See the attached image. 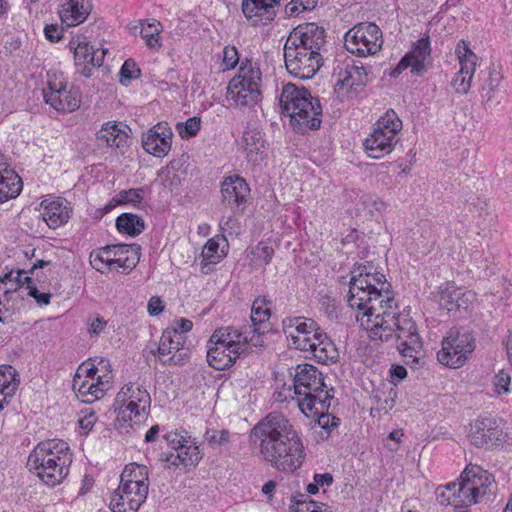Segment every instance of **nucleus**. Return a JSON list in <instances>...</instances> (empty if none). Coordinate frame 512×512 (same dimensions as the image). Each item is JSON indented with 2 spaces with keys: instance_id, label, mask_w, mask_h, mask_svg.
<instances>
[{
  "instance_id": "4c0bfd02",
  "label": "nucleus",
  "mask_w": 512,
  "mask_h": 512,
  "mask_svg": "<svg viewBox=\"0 0 512 512\" xmlns=\"http://www.w3.org/2000/svg\"><path fill=\"white\" fill-rule=\"evenodd\" d=\"M228 252V242L224 235L219 234L210 238L204 245L201 258L210 262H220Z\"/></svg>"
},
{
  "instance_id": "09e8293b",
  "label": "nucleus",
  "mask_w": 512,
  "mask_h": 512,
  "mask_svg": "<svg viewBox=\"0 0 512 512\" xmlns=\"http://www.w3.org/2000/svg\"><path fill=\"white\" fill-rule=\"evenodd\" d=\"M145 195L144 188H131L128 190H121L116 194V196L113 198V201L116 202V204H132L134 206L139 205Z\"/></svg>"
},
{
  "instance_id": "37998d69",
  "label": "nucleus",
  "mask_w": 512,
  "mask_h": 512,
  "mask_svg": "<svg viewBox=\"0 0 512 512\" xmlns=\"http://www.w3.org/2000/svg\"><path fill=\"white\" fill-rule=\"evenodd\" d=\"M92 387L88 392V397L84 399V403H93L102 398L105 393L112 387L111 377L108 374H103L97 377L96 382L92 381Z\"/></svg>"
},
{
  "instance_id": "052dcab7",
  "label": "nucleus",
  "mask_w": 512,
  "mask_h": 512,
  "mask_svg": "<svg viewBox=\"0 0 512 512\" xmlns=\"http://www.w3.org/2000/svg\"><path fill=\"white\" fill-rule=\"evenodd\" d=\"M471 81L472 77L461 75V73L458 72L453 78L451 85L457 93L466 94L471 87Z\"/></svg>"
},
{
  "instance_id": "1a4fd4ad",
  "label": "nucleus",
  "mask_w": 512,
  "mask_h": 512,
  "mask_svg": "<svg viewBox=\"0 0 512 512\" xmlns=\"http://www.w3.org/2000/svg\"><path fill=\"white\" fill-rule=\"evenodd\" d=\"M475 347L476 340L471 331L464 327H452L442 339L437 360L445 367L461 368L471 358Z\"/></svg>"
},
{
  "instance_id": "49530a36",
  "label": "nucleus",
  "mask_w": 512,
  "mask_h": 512,
  "mask_svg": "<svg viewBox=\"0 0 512 512\" xmlns=\"http://www.w3.org/2000/svg\"><path fill=\"white\" fill-rule=\"evenodd\" d=\"M89 261L92 267L101 273L113 270L111 258L106 246L93 250L90 253Z\"/></svg>"
},
{
  "instance_id": "a18cd8bd",
  "label": "nucleus",
  "mask_w": 512,
  "mask_h": 512,
  "mask_svg": "<svg viewBox=\"0 0 512 512\" xmlns=\"http://www.w3.org/2000/svg\"><path fill=\"white\" fill-rule=\"evenodd\" d=\"M160 22L154 20L152 23L145 24L144 22L140 23V35L143 39H145L146 45L150 49H156L161 46L160 43Z\"/></svg>"
},
{
  "instance_id": "a878e982",
  "label": "nucleus",
  "mask_w": 512,
  "mask_h": 512,
  "mask_svg": "<svg viewBox=\"0 0 512 512\" xmlns=\"http://www.w3.org/2000/svg\"><path fill=\"white\" fill-rule=\"evenodd\" d=\"M172 130H147L142 136V146L144 150L155 156L164 157L171 150Z\"/></svg>"
},
{
  "instance_id": "393cba45",
  "label": "nucleus",
  "mask_w": 512,
  "mask_h": 512,
  "mask_svg": "<svg viewBox=\"0 0 512 512\" xmlns=\"http://www.w3.org/2000/svg\"><path fill=\"white\" fill-rule=\"evenodd\" d=\"M202 457L199 446L190 439V442H186L177 453H163L160 459L175 468L183 466L190 469L196 467Z\"/></svg>"
},
{
  "instance_id": "774afa93",
  "label": "nucleus",
  "mask_w": 512,
  "mask_h": 512,
  "mask_svg": "<svg viewBox=\"0 0 512 512\" xmlns=\"http://www.w3.org/2000/svg\"><path fill=\"white\" fill-rule=\"evenodd\" d=\"M437 500L443 506L451 505L456 508L457 504L454 502V495H449L445 489L438 487L435 491Z\"/></svg>"
},
{
  "instance_id": "3c124183",
  "label": "nucleus",
  "mask_w": 512,
  "mask_h": 512,
  "mask_svg": "<svg viewBox=\"0 0 512 512\" xmlns=\"http://www.w3.org/2000/svg\"><path fill=\"white\" fill-rule=\"evenodd\" d=\"M502 80L501 73L495 68H489L488 77L484 80L482 85V97L486 98L487 101L491 100L495 89L499 86Z\"/></svg>"
},
{
  "instance_id": "4be33fe9",
  "label": "nucleus",
  "mask_w": 512,
  "mask_h": 512,
  "mask_svg": "<svg viewBox=\"0 0 512 512\" xmlns=\"http://www.w3.org/2000/svg\"><path fill=\"white\" fill-rule=\"evenodd\" d=\"M112 268H122L124 272L133 270L140 260V246L137 244L106 245Z\"/></svg>"
},
{
  "instance_id": "412c9836",
  "label": "nucleus",
  "mask_w": 512,
  "mask_h": 512,
  "mask_svg": "<svg viewBox=\"0 0 512 512\" xmlns=\"http://www.w3.org/2000/svg\"><path fill=\"white\" fill-rule=\"evenodd\" d=\"M333 399L334 397H323V400H321L319 404L315 403V406H311V410L303 412L307 417L316 418L317 426L321 429V440H327L331 433L341 424L340 418L329 413V408Z\"/></svg>"
},
{
  "instance_id": "b1692460",
  "label": "nucleus",
  "mask_w": 512,
  "mask_h": 512,
  "mask_svg": "<svg viewBox=\"0 0 512 512\" xmlns=\"http://www.w3.org/2000/svg\"><path fill=\"white\" fill-rule=\"evenodd\" d=\"M42 217L51 229H57L68 222L70 208L63 198L45 199L41 202Z\"/></svg>"
},
{
  "instance_id": "864d4df0",
  "label": "nucleus",
  "mask_w": 512,
  "mask_h": 512,
  "mask_svg": "<svg viewBox=\"0 0 512 512\" xmlns=\"http://www.w3.org/2000/svg\"><path fill=\"white\" fill-rule=\"evenodd\" d=\"M300 499L293 497L295 508L292 512H322L323 503L309 499V496L300 494Z\"/></svg>"
},
{
  "instance_id": "de8ad7c7",
  "label": "nucleus",
  "mask_w": 512,
  "mask_h": 512,
  "mask_svg": "<svg viewBox=\"0 0 512 512\" xmlns=\"http://www.w3.org/2000/svg\"><path fill=\"white\" fill-rule=\"evenodd\" d=\"M260 90L242 87L234 92L231 91V96L238 106H251L260 101Z\"/></svg>"
},
{
  "instance_id": "338daca9",
  "label": "nucleus",
  "mask_w": 512,
  "mask_h": 512,
  "mask_svg": "<svg viewBox=\"0 0 512 512\" xmlns=\"http://www.w3.org/2000/svg\"><path fill=\"white\" fill-rule=\"evenodd\" d=\"M107 322L102 316H96L93 319H89V327L88 331L90 334L99 335L101 332H103Z\"/></svg>"
},
{
  "instance_id": "f704fd0d",
  "label": "nucleus",
  "mask_w": 512,
  "mask_h": 512,
  "mask_svg": "<svg viewBox=\"0 0 512 512\" xmlns=\"http://www.w3.org/2000/svg\"><path fill=\"white\" fill-rule=\"evenodd\" d=\"M189 159L188 154H181L172 159L161 171V174H165V181H170V186H178L185 179L190 166Z\"/></svg>"
},
{
  "instance_id": "4468645a",
  "label": "nucleus",
  "mask_w": 512,
  "mask_h": 512,
  "mask_svg": "<svg viewBox=\"0 0 512 512\" xmlns=\"http://www.w3.org/2000/svg\"><path fill=\"white\" fill-rule=\"evenodd\" d=\"M271 304L272 301L267 296H258L251 307V325L243 330L247 332L248 340L256 349L263 347V335L270 330Z\"/></svg>"
},
{
  "instance_id": "7ed1b4c3",
  "label": "nucleus",
  "mask_w": 512,
  "mask_h": 512,
  "mask_svg": "<svg viewBox=\"0 0 512 512\" xmlns=\"http://www.w3.org/2000/svg\"><path fill=\"white\" fill-rule=\"evenodd\" d=\"M281 325L289 344L308 353L310 359L324 365L338 360L336 345L315 320L304 316H287Z\"/></svg>"
},
{
  "instance_id": "473e14b6",
  "label": "nucleus",
  "mask_w": 512,
  "mask_h": 512,
  "mask_svg": "<svg viewBox=\"0 0 512 512\" xmlns=\"http://www.w3.org/2000/svg\"><path fill=\"white\" fill-rule=\"evenodd\" d=\"M184 336L177 331H168L167 329L163 332L160 342L156 349H151L150 354L153 356L158 355L159 359H166V356L175 354L183 349L184 347Z\"/></svg>"
},
{
  "instance_id": "dca6fc26",
  "label": "nucleus",
  "mask_w": 512,
  "mask_h": 512,
  "mask_svg": "<svg viewBox=\"0 0 512 512\" xmlns=\"http://www.w3.org/2000/svg\"><path fill=\"white\" fill-rule=\"evenodd\" d=\"M286 42L306 51L322 53L325 50L326 32L316 23H304L290 32Z\"/></svg>"
},
{
  "instance_id": "69168bd1",
  "label": "nucleus",
  "mask_w": 512,
  "mask_h": 512,
  "mask_svg": "<svg viewBox=\"0 0 512 512\" xmlns=\"http://www.w3.org/2000/svg\"><path fill=\"white\" fill-rule=\"evenodd\" d=\"M44 34L50 42H58L62 38V28L58 24H48L44 28Z\"/></svg>"
},
{
  "instance_id": "4d7b16f0",
  "label": "nucleus",
  "mask_w": 512,
  "mask_h": 512,
  "mask_svg": "<svg viewBox=\"0 0 512 512\" xmlns=\"http://www.w3.org/2000/svg\"><path fill=\"white\" fill-rule=\"evenodd\" d=\"M511 377L505 370H500L493 380L494 391L496 394H507L510 392Z\"/></svg>"
},
{
  "instance_id": "a211bd4d",
  "label": "nucleus",
  "mask_w": 512,
  "mask_h": 512,
  "mask_svg": "<svg viewBox=\"0 0 512 512\" xmlns=\"http://www.w3.org/2000/svg\"><path fill=\"white\" fill-rule=\"evenodd\" d=\"M337 77L336 85L340 88L357 90L369 81V72L361 61L346 59L334 69Z\"/></svg>"
},
{
  "instance_id": "f03ea898",
  "label": "nucleus",
  "mask_w": 512,
  "mask_h": 512,
  "mask_svg": "<svg viewBox=\"0 0 512 512\" xmlns=\"http://www.w3.org/2000/svg\"><path fill=\"white\" fill-rule=\"evenodd\" d=\"M251 440L259 442L263 460L281 472L298 470L306 457L303 441L290 421L279 412H271L251 430Z\"/></svg>"
},
{
  "instance_id": "a19ab883",
  "label": "nucleus",
  "mask_w": 512,
  "mask_h": 512,
  "mask_svg": "<svg viewBox=\"0 0 512 512\" xmlns=\"http://www.w3.org/2000/svg\"><path fill=\"white\" fill-rule=\"evenodd\" d=\"M239 72V77L241 78L240 86L260 90L262 74L258 67L253 66L251 62L247 61L241 64Z\"/></svg>"
},
{
  "instance_id": "20e7f679",
  "label": "nucleus",
  "mask_w": 512,
  "mask_h": 512,
  "mask_svg": "<svg viewBox=\"0 0 512 512\" xmlns=\"http://www.w3.org/2000/svg\"><path fill=\"white\" fill-rule=\"evenodd\" d=\"M72 462L73 452L69 444L55 438L41 441L34 447L28 456L27 467L45 485L55 487L66 479Z\"/></svg>"
},
{
  "instance_id": "c03bdc74",
  "label": "nucleus",
  "mask_w": 512,
  "mask_h": 512,
  "mask_svg": "<svg viewBox=\"0 0 512 512\" xmlns=\"http://www.w3.org/2000/svg\"><path fill=\"white\" fill-rule=\"evenodd\" d=\"M118 405V414H117V420H122L124 422L132 421L133 419H136L138 421H141L142 418L146 417L147 415H144L142 413V409L138 407L137 403L135 401L130 400L128 397L125 399L124 403H119Z\"/></svg>"
},
{
  "instance_id": "ddd939ff",
  "label": "nucleus",
  "mask_w": 512,
  "mask_h": 512,
  "mask_svg": "<svg viewBox=\"0 0 512 512\" xmlns=\"http://www.w3.org/2000/svg\"><path fill=\"white\" fill-rule=\"evenodd\" d=\"M471 444L477 448L492 449L506 441L499 421L491 416H480L471 425L468 434Z\"/></svg>"
},
{
  "instance_id": "0e129e2a",
  "label": "nucleus",
  "mask_w": 512,
  "mask_h": 512,
  "mask_svg": "<svg viewBox=\"0 0 512 512\" xmlns=\"http://www.w3.org/2000/svg\"><path fill=\"white\" fill-rule=\"evenodd\" d=\"M164 308V302L158 296H152L147 304V311L150 316H158Z\"/></svg>"
},
{
  "instance_id": "c756f323",
  "label": "nucleus",
  "mask_w": 512,
  "mask_h": 512,
  "mask_svg": "<svg viewBox=\"0 0 512 512\" xmlns=\"http://www.w3.org/2000/svg\"><path fill=\"white\" fill-rule=\"evenodd\" d=\"M431 55V44L429 36L419 39L404 58H408L411 63V73L413 75H421L426 71V61Z\"/></svg>"
},
{
  "instance_id": "58836bf2",
  "label": "nucleus",
  "mask_w": 512,
  "mask_h": 512,
  "mask_svg": "<svg viewBox=\"0 0 512 512\" xmlns=\"http://www.w3.org/2000/svg\"><path fill=\"white\" fill-rule=\"evenodd\" d=\"M1 277L3 279V285H7L8 283L10 284V287L3 290V295L6 301H10L11 294L16 292L25 283L32 282V278L28 275V272L19 268L17 270L11 269Z\"/></svg>"
},
{
  "instance_id": "6e6d98bb",
  "label": "nucleus",
  "mask_w": 512,
  "mask_h": 512,
  "mask_svg": "<svg viewBox=\"0 0 512 512\" xmlns=\"http://www.w3.org/2000/svg\"><path fill=\"white\" fill-rule=\"evenodd\" d=\"M375 128H402V121L393 109H389L377 120Z\"/></svg>"
},
{
  "instance_id": "bb28decb",
  "label": "nucleus",
  "mask_w": 512,
  "mask_h": 512,
  "mask_svg": "<svg viewBox=\"0 0 512 512\" xmlns=\"http://www.w3.org/2000/svg\"><path fill=\"white\" fill-rule=\"evenodd\" d=\"M120 484L129 485L135 490L148 495L149 469L147 466L138 463H130L125 466L120 475Z\"/></svg>"
},
{
  "instance_id": "bf43d9fd",
  "label": "nucleus",
  "mask_w": 512,
  "mask_h": 512,
  "mask_svg": "<svg viewBox=\"0 0 512 512\" xmlns=\"http://www.w3.org/2000/svg\"><path fill=\"white\" fill-rule=\"evenodd\" d=\"M239 62L238 51L235 46H226L223 49V64L225 69H233Z\"/></svg>"
},
{
  "instance_id": "2f4dec72",
  "label": "nucleus",
  "mask_w": 512,
  "mask_h": 512,
  "mask_svg": "<svg viewBox=\"0 0 512 512\" xmlns=\"http://www.w3.org/2000/svg\"><path fill=\"white\" fill-rule=\"evenodd\" d=\"M243 140L248 162L253 165L259 164L263 160L262 154L266 143L262 130H244Z\"/></svg>"
},
{
  "instance_id": "72a5a7b5",
  "label": "nucleus",
  "mask_w": 512,
  "mask_h": 512,
  "mask_svg": "<svg viewBox=\"0 0 512 512\" xmlns=\"http://www.w3.org/2000/svg\"><path fill=\"white\" fill-rule=\"evenodd\" d=\"M21 177L12 168L0 175V204L18 197L22 191Z\"/></svg>"
},
{
  "instance_id": "f3484780",
  "label": "nucleus",
  "mask_w": 512,
  "mask_h": 512,
  "mask_svg": "<svg viewBox=\"0 0 512 512\" xmlns=\"http://www.w3.org/2000/svg\"><path fill=\"white\" fill-rule=\"evenodd\" d=\"M221 201L233 214L243 212L250 195V187L239 175L226 176L221 182Z\"/></svg>"
},
{
  "instance_id": "f257e3e1",
  "label": "nucleus",
  "mask_w": 512,
  "mask_h": 512,
  "mask_svg": "<svg viewBox=\"0 0 512 512\" xmlns=\"http://www.w3.org/2000/svg\"><path fill=\"white\" fill-rule=\"evenodd\" d=\"M392 286L372 262L355 264L351 270L348 305L363 311L356 319L372 339H394L407 365L415 367L423 356V341L410 311L400 310Z\"/></svg>"
},
{
  "instance_id": "7c9ffc66",
  "label": "nucleus",
  "mask_w": 512,
  "mask_h": 512,
  "mask_svg": "<svg viewBox=\"0 0 512 512\" xmlns=\"http://www.w3.org/2000/svg\"><path fill=\"white\" fill-rule=\"evenodd\" d=\"M128 397L135 401L138 407L142 409L144 415H148L151 407V396L148 391L137 383H129L121 388L115 398V404L124 403Z\"/></svg>"
},
{
  "instance_id": "603ef678",
  "label": "nucleus",
  "mask_w": 512,
  "mask_h": 512,
  "mask_svg": "<svg viewBox=\"0 0 512 512\" xmlns=\"http://www.w3.org/2000/svg\"><path fill=\"white\" fill-rule=\"evenodd\" d=\"M81 371H84V365L81 364L76 374L73 378V390L76 392L77 397L80 399L81 402H84V399L88 397V392L90 388L92 387L90 384L92 380L90 379H84L81 377Z\"/></svg>"
},
{
  "instance_id": "680f3d73",
  "label": "nucleus",
  "mask_w": 512,
  "mask_h": 512,
  "mask_svg": "<svg viewBox=\"0 0 512 512\" xmlns=\"http://www.w3.org/2000/svg\"><path fill=\"white\" fill-rule=\"evenodd\" d=\"M390 382L397 385L407 377V369L402 365H392L389 370Z\"/></svg>"
},
{
  "instance_id": "cd10ccee",
  "label": "nucleus",
  "mask_w": 512,
  "mask_h": 512,
  "mask_svg": "<svg viewBox=\"0 0 512 512\" xmlns=\"http://www.w3.org/2000/svg\"><path fill=\"white\" fill-rule=\"evenodd\" d=\"M92 5L90 0H67L60 10V17L67 26L80 24L86 20Z\"/></svg>"
},
{
  "instance_id": "79ce46f5",
  "label": "nucleus",
  "mask_w": 512,
  "mask_h": 512,
  "mask_svg": "<svg viewBox=\"0 0 512 512\" xmlns=\"http://www.w3.org/2000/svg\"><path fill=\"white\" fill-rule=\"evenodd\" d=\"M96 138L108 147L123 149L128 145L129 135L126 130H98Z\"/></svg>"
},
{
  "instance_id": "2eb2a0df",
  "label": "nucleus",
  "mask_w": 512,
  "mask_h": 512,
  "mask_svg": "<svg viewBox=\"0 0 512 512\" xmlns=\"http://www.w3.org/2000/svg\"><path fill=\"white\" fill-rule=\"evenodd\" d=\"M69 48L74 54L77 72L87 78L92 75L94 68L102 65L106 53V50H94L83 35L73 37L69 42Z\"/></svg>"
},
{
  "instance_id": "ea45409f",
  "label": "nucleus",
  "mask_w": 512,
  "mask_h": 512,
  "mask_svg": "<svg viewBox=\"0 0 512 512\" xmlns=\"http://www.w3.org/2000/svg\"><path fill=\"white\" fill-rule=\"evenodd\" d=\"M20 380L17 370L11 365H0V394L12 398Z\"/></svg>"
},
{
  "instance_id": "9d476101",
  "label": "nucleus",
  "mask_w": 512,
  "mask_h": 512,
  "mask_svg": "<svg viewBox=\"0 0 512 512\" xmlns=\"http://www.w3.org/2000/svg\"><path fill=\"white\" fill-rule=\"evenodd\" d=\"M346 49L357 56L374 55L383 44L382 32L375 23H359L345 34Z\"/></svg>"
},
{
  "instance_id": "c9c22d12",
  "label": "nucleus",
  "mask_w": 512,
  "mask_h": 512,
  "mask_svg": "<svg viewBox=\"0 0 512 512\" xmlns=\"http://www.w3.org/2000/svg\"><path fill=\"white\" fill-rule=\"evenodd\" d=\"M455 54L460 64L459 73L473 78L478 57L470 49L469 43L465 40H460L455 48Z\"/></svg>"
},
{
  "instance_id": "39448f33",
  "label": "nucleus",
  "mask_w": 512,
  "mask_h": 512,
  "mask_svg": "<svg viewBox=\"0 0 512 512\" xmlns=\"http://www.w3.org/2000/svg\"><path fill=\"white\" fill-rule=\"evenodd\" d=\"M246 331L231 326L216 329L207 343V362L215 370H226L236 360L254 351Z\"/></svg>"
},
{
  "instance_id": "e2e57ef3",
  "label": "nucleus",
  "mask_w": 512,
  "mask_h": 512,
  "mask_svg": "<svg viewBox=\"0 0 512 512\" xmlns=\"http://www.w3.org/2000/svg\"><path fill=\"white\" fill-rule=\"evenodd\" d=\"M255 255L257 258L263 260L265 264H268L273 258L274 250L269 245L259 243L256 247Z\"/></svg>"
},
{
  "instance_id": "5fc2aeb1",
  "label": "nucleus",
  "mask_w": 512,
  "mask_h": 512,
  "mask_svg": "<svg viewBox=\"0 0 512 512\" xmlns=\"http://www.w3.org/2000/svg\"><path fill=\"white\" fill-rule=\"evenodd\" d=\"M119 75V82L124 86H128L132 79H136L140 76V69L133 60L128 59L123 63Z\"/></svg>"
},
{
  "instance_id": "5701e85b",
  "label": "nucleus",
  "mask_w": 512,
  "mask_h": 512,
  "mask_svg": "<svg viewBox=\"0 0 512 512\" xmlns=\"http://www.w3.org/2000/svg\"><path fill=\"white\" fill-rule=\"evenodd\" d=\"M280 0H242V12L253 23L267 24L276 16L275 6Z\"/></svg>"
},
{
  "instance_id": "6ab92c4d",
  "label": "nucleus",
  "mask_w": 512,
  "mask_h": 512,
  "mask_svg": "<svg viewBox=\"0 0 512 512\" xmlns=\"http://www.w3.org/2000/svg\"><path fill=\"white\" fill-rule=\"evenodd\" d=\"M400 130H372L364 139L363 146L367 155L374 159H380L389 154L398 143Z\"/></svg>"
},
{
  "instance_id": "6e6552de",
  "label": "nucleus",
  "mask_w": 512,
  "mask_h": 512,
  "mask_svg": "<svg viewBox=\"0 0 512 512\" xmlns=\"http://www.w3.org/2000/svg\"><path fill=\"white\" fill-rule=\"evenodd\" d=\"M495 487L492 474L478 465H468L461 474V482L454 497L456 508L469 509L470 505L478 503L484 496L494 494Z\"/></svg>"
},
{
  "instance_id": "e433bc0d",
  "label": "nucleus",
  "mask_w": 512,
  "mask_h": 512,
  "mask_svg": "<svg viewBox=\"0 0 512 512\" xmlns=\"http://www.w3.org/2000/svg\"><path fill=\"white\" fill-rule=\"evenodd\" d=\"M116 228L120 233L131 237L140 235L146 228L145 221L139 215L122 213L116 218Z\"/></svg>"
},
{
  "instance_id": "aec40b11",
  "label": "nucleus",
  "mask_w": 512,
  "mask_h": 512,
  "mask_svg": "<svg viewBox=\"0 0 512 512\" xmlns=\"http://www.w3.org/2000/svg\"><path fill=\"white\" fill-rule=\"evenodd\" d=\"M147 496L129 485L120 484L114 491L109 506L112 512H137Z\"/></svg>"
},
{
  "instance_id": "423d86ee",
  "label": "nucleus",
  "mask_w": 512,
  "mask_h": 512,
  "mask_svg": "<svg viewBox=\"0 0 512 512\" xmlns=\"http://www.w3.org/2000/svg\"><path fill=\"white\" fill-rule=\"evenodd\" d=\"M280 103L283 112L290 116L292 126L320 128L322 123L320 100L317 97H313L307 89H299L291 83L284 85L280 96Z\"/></svg>"
},
{
  "instance_id": "9b49d317",
  "label": "nucleus",
  "mask_w": 512,
  "mask_h": 512,
  "mask_svg": "<svg viewBox=\"0 0 512 512\" xmlns=\"http://www.w3.org/2000/svg\"><path fill=\"white\" fill-rule=\"evenodd\" d=\"M284 60L287 71L302 80L311 79L323 65V55L312 50H303L285 42Z\"/></svg>"
},
{
  "instance_id": "0eeeda50",
  "label": "nucleus",
  "mask_w": 512,
  "mask_h": 512,
  "mask_svg": "<svg viewBox=\"0 0 512 512\" xmlns=\"http://www.w3.org/2000/svg\"><path fill=\"white\" fill-rule=\"evenodd\" d=\"M293 375L294 393L301 412L311 410L323 397H334V388H328L322 373L312 364L303 363L295 367Z\"/></svg>"
},
{
  "instance_id": "f8f14e48",
  "label": "nucleus",
  "mask_w": 512,
  "mask_h": 512,
  "mask_svg": "<svg viewBox=\"0 0 512 512\" xmlns=\"http://www.w3.org/2000/svg\"><path fill=\"white\" fill-rule=\"evenodd\" d=\"M43 98L47 104L58 112H73L80 107L81 91L78 87L69 86L63 80L49 79L43 89Z\"/></svg>"
},
{
  "instance_id": "c85d7f7f",
  "label": "nucleus",
  "mask_w": 512,
  "mask_h": 512,
  "mask_svg": "<svg viewBox=\"0 0 512 512\" xmlns=\"http://www.w3.org/2000/svg\"><path fill=\"white\" fill-rule=\"evenodd\" d=\"M463 295L462 290L454 282L441 284L432 292L433 299L438 302L442 309L447 311L459 309L462 306L461 297Z\"/></svg>"
},
{
  "instance_id": "13d9d810",
  "label": "nucleus",
  "mask_w": 512,
  "mask_h": 512,
  "mask_svg": "<svg viewBox=\"0 0 512 512\" xmlns=\"http://www.w3.org/2000/svg\"><path fill=\"white\" fill-rule=\"evenodd\" d=\"M164 440L166 441L167 445L174 450L173 453H177L178 450L181 449V447L186 443L190 442V436L185 437L178 433L177 431H171L166 433L163 436Z\"/></svg>"
},
{
  "instance_id": "8fccbe9b",
  "label": "nucleus",
  "mask_w": 512,
  "mask_h": 512,
  "mask_svg": "<svg viewBox=\"0 0 512 512\" xmlns=\"http://www.w3.org/2000/svg\"><path fill=\"white\" fill-rule=\"evenodd\" d=\"M230 436V432L225 429H207L204 434V440L212 449H216L228 444L230 442Z\"/></svg>"
}]
</instances>
